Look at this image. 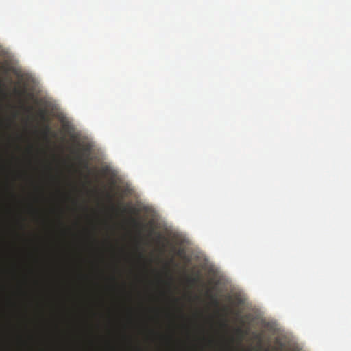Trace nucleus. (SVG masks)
Here are the masks:
<instances>
[{"label":"nucleus","mask_w":351,"mask_h":351,"mask_svg":"<svg viewBox=\"0 0 351 351\" xmlns=\"http://www.w3.org/2000/svg\"><path fill=\"white\" fill-rule=\"evenodd\" d=\"M78 158L80 160V161L82 162V163H83L84 167V168H88V162H87L86 160H84L82 159V154H80L78 156Z\"/></svg>","instance_id":"f257e3e1"},{"label":"nucleus","mask_w":351,"mask_h":351,"mask_svg":"<svg viewBox=\"0 0 351 351\" xmlns=\"http://www.w3.org/2000/svg\"><path fill=\"white\" fill-rule=\"evenodd\" d=\"M83 151H84V152H88V153H89V152H90V147L88 145H86V146H84V147H83Z\"/></svg>","instance_id":"f03ea898"},{"label":"nucleus","mask_w":351,"mask_h":351,"mask_svg":"<svg viewBox=\"0 0 351 351\" xmlns=\"http://www.w3.org/2000/svg\"><path fill=\"white\" fill-rule=\"evenodd\" d=\"M40 116L43 119H45V112L44 110H41L40 112Z\"/></svg>","instance_id":"7ed1b4c3"},{"label":"nucleus","mask_w":351,"mask_h":351,"mask_svg":"<svg viewBox=\"0 0 351 351\" xmlns=\"http://www.w3.org/2000/svg\"><path fill=\"white\" fill-rule=\"evenodd\" d=\"M133 221H134V223L135 226H140L141 225L140 223L138 222L136 220L134 219Z\"/></svg>","instance_id":"20e7f679"},{"label":"nucleus","mask_w":351,"mask_h":351,"mask_svg":"<svg viewBox=\"0 0 351 351\" xmlns=\"http://www.w3.org/2000/svg\"><path fill=\"white\" fill-rule=\"evenodd\" d=\"M213 302L215 303V304L217 305L219 304V302L218 300H217V298H214L213 299Z\"/></svg>","instance_id":"39448f33"},{"label":"nucleus","mask_w":351,"mask_h":351,"mask_svg":"<svg viewBox=\"0 0 351 351\" xmlns=\"http://www.w3.org/2000/svg\"><path fill=\"white\" fill-rule=\"evenodd\" d=\"M107 170H108V167L103 168V169H102L104 173H106Z\"/></svg>","instance_id":"423d86ee"},{"label":"nucleus","mask_w":351,"mask_h":351,"mask_svg":"<svg viewBox=\"0 0 351 351\" xmlns=\"http://www.w3.org/2000/svg\"><path fill=\"white\" fill-rule=\"evenodd\" d=\"M191 281L192 282H195L197 281V279L194 278L191 279Z\"/></svg>","instance_id":"0eeeda50"},{"label":"nucleus","mask_w":351,"mask_h":351,"mask_svg":"<svg viewBox=\"0 0 351 351\" xmlns=\"http://www.w3.org/2000/svg\"><path fill=\"white\" fill-rule=\"evenodd\" d=\"M158 239L160 240L162 239V236L160 234H158Z\"/></svg>","instance_id":"6e6552de"},{"label":"nucleus","mask_w":351,"mask_h":351,"mask_svg":"<svg viewBox=\"0 0 351 351\" xmlns=\"http://www.w3.org/2000/svg\"><path fill=\"white\" fill-rule=\"evenodd\" d=\"M46 130H47V132H48L50 130L49 127L47 126V127H46Z\"/></svg>","instance_id":"1a4fd4ad"},{"label":"nucleus","mask_w":351,"mask_h":351,"mask_svg":"<svg viewBox=\"0 0 351 351\" xmlns=\"http://www.w3.org/2000/svg\"><path fill=\"white\" fill-rule=\"evenodd\" d=\"M237 331H238V332H239V333H241V332H242V331H241V329H239Z\"/></svg>","instance_id":"9d476101"},{"label":"nucleus","mask_w":351,"mask_h":351,"mask_svg":"<svg viewBox=\"0 0 351 351\" xmlns=\"http://www.w3.org/2000/svg\"><path fill=\"white\" fill-rule=\"evenodd\" d=\"M15 91L17 92L18 93H21L17 89H15Z\"/></svg>","instance_id":"9b49d317"}]
</instances>
